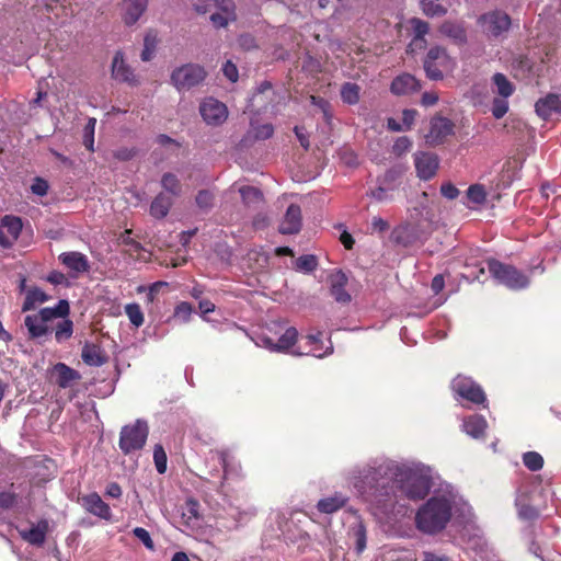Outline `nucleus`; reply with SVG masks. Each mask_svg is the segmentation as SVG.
<instances>
[{"mask_svg": "<svg viewBox=\"0 0 561 561\" xmlns=\"http://www.w3.org/2000/svg\"><path fill=\"white\" fill-rule=\"evenodd\" d=\"M83 507L91 514L104 519H110L111 508L98 493H91L82 497Z\"/></svg>", "mask_w": 561, "mask_h": 561, "instance_id": "26", "label": "nucleus"}, {"mask_svg": "<svg viewBox=\"0 0 561 561\" xmlns=\"http://www.w3.org/2000/svg\"><path fill=\"white\" fill-rule=\"evenodd\" d=\"M468 198L474 204H482L485 199L486 192L480 184L471 185L467 191Z\"/></svg>", "mask_w": 561, "mask_h": 561, "instance_id": "51", "label": "nucleus"}, {"mask_svg": "<svg viewBox=\"0 0 561 561\" xmlns=\"http://www.w3.org/2000/svg\"><path fill=\"white\" fill-rule=\"evenodd\" d=\"M96 119L89 118L83 128V140H94Z\"/></svg>", "mask_w": 561, "mask_h": 561, "instance_id": "64", "label": "nucleus"}, {"mask_svg": "<svg viewBox=\"0 0 561 561\" xmlns=\"http://www.w3.org/2000/svg\"><path fill=\"white\" fill-rule=\"evenodd\" d=\"M508 111V102L502 99H494L492 103V114L495 118H502Z\"/></svg>", "mask_w": 561, "mask_h": 561, "instance_id": "54", "label": "nucleus"}, {"mask_svg": "<svg viewBox=\"0 0 561 561\" xmlns=\"http://www.w3.org/2000/svg\"><path fill=\"white\" fill-rule=\"evenodd\" d=\"M451 389L457 399L472 404H482L486 401L483 389L471 377L457 375L451 381Z\"/></svg>", "mask_w": 561, "mask_h": 561, "instance_id": "8", "label": "nucleus"}, {"mask_svg": "<svg viewBox=\"0 0 561 561\" xmlns=\"http://www.w3.org/2000/svg\"><path fill=\"white\" fill-rule=\"evenodd\" d=\"M199 114L207 125L219 126L227 121L228 108L217 99L206 98L199 104Z\"/></svg>", "mask_w": 561, "mask_h": 561, "instance_id": "12", "label": "nucleus"}, {"mask_svg": "<svg viewBox=\"0 0 561 561\" xmlns=\"http://www.w3.org/2000/svg\"><path fill=\"white\" fill-rule=\"evenodd\" d=\"M252 131L254 133V140H267L273 136L274 128L271 124H262L255 126L251 124Z\"/></svg>", "mask_w": 561, "mask_h": 561, "instance_id": "52", "label": "nucleus"}, {"mask_svg": "<svg viewBox=\"0 0 561 561\" xmlns=\"http://www.w3.org/2000/svg\"><path fill=\"white\" fill-rule=\"evenodd\" d=\"M163 190L173 196H179L181 193V184L176 175L172 173L163 174L161 179Z\"/></svg>", "mask_w": 561, "mask_h": 561, "instance_id": "45", "label": "nucleus"}, {"mask_svg": "<svg viewBox=\"0 0 561 561\" xmlns=\"http://www.w3.org/2000/svg\"><path fill=\"white\" fill-rule=\"evenodd\" d=\"M297 339V329L294 327H287L284 329L277 341L271 336L261 335L257 337L255 343L271 352L291 354V351L295 350L293 347L295 346Z\"/></svg>", "mask_w": 561, "mask_h": 561, "instance_id": "11", "label": "nucleus"}, {"mask_svg": "<svg viewBox=\"0 0 561 561\" xmlns=\"http://www.w3.org/2000/svg\"><path fill=\"white\" fill-rule=\"evenodd\" d=\"M317 267L314 255H301L296 261V268L301 272L310 273Z\"/></svg>", "mask_w": 561, "mask_h": 561, "instance_id": "50", "label": "nucleus"}, {"mask_svg": "<svg viewBox=\"0 0 561 561\" xmlns=\"http://www.w3.org/2000/svg\"><path fill=\"white\" fill-rule=\"evenodd\" d=\"M192 312H193L192 305L186 301H182L174 309V318L186 323L190 321Z\"/></svg>", "mask_w": 561, "mask_h": 561, "instance_id": "53", "label": "nucleus"}, {"mask_svg": "<svg viewBox=\"0 0 561 561\" xmlns=\"http://www.w3.org/2000/svg\"><path fill=\"white\" fill-rule=\"evenodd\" d=\"M58 259L67 268L77 273H84L90 268L88 257L81 252H64Z\"/></svg>", "mask_w": 561, "mask_h": 561, "instance_id": "27", "label": "nucleus"}, {"mask_svg": "<svg viewBox=\"0 0 561 561\" xmlns=\"http://www.w3.org/2000/svg\"><path fill=\"white\" fill-rule=\"evenodd\" d=\"M516 505H517L518 515L520 518L534 519L537 516V511L534 507L523 503V501L520 499L516 500Z\"/></svg>", "mask_w": 561, "mask_h": 561, "instance_id": "56", "label": "nucleus"}, {"mask_svg": "<svg viewBox=\"0 0 561 561\" xmlns=\"http://www.w3.org/2000/svg\"><path fill=\"white\" fill-rule=\"evenodd\" d=\"M236 7L228 3L224 10L210 15V21L215 27H226L230 22L236 21Z\"/></svg>", "mask_w": 561, "mask_h": 561, "instance_id": "38", "label": "nucleus"}, {"mask_svg": "<svg viewBox=\"0 0 561 561\" xmlns=\"http://www.w3.org/2000/svg\"><path fill=\"white\" fill-rule=\"evenodd\" d=\"M483 33L490 38H500L506 34L512 21L508 14L494 10L482 14L478 20Z\"/></svg>", "mask_w": 561, "mask_h": 561, "instance_id": "9", "label": "nucleus"}, {"mask_svg": "<svg viewBox=\"0 0 561 561\" xmlns=\"http://www.w3.org/2000/svg\"><path fill=\"white\" fill-rule=\"evenodd\" d=\"M158 45L157 33L149 31L144 38V49L141 51V60L149 61L152 59Z\"/></svg>", "mask_w": 561, "mask_h": 561, "instance_id": "43", "label": "nucleus"}, {"mask_svg": "<svg viewBox=\"0 0 561 561\" xmlns=\"http://www.w3.org/2000/svg\"><path fill=\"white\" fill-rule=\"evenodd\" d=\"M421 89L420 81L410 73L397 76L390 85V91L394 95H407Z\"/></svg>", "mask_w": 561, "mask_h": 561, "instance_id": "21", "label": "nucleus"}, {"mask_svg": "<svg viewBox=\"0 0 561 561\" xmlns=\"http://www.w3.org/2000/svg\"><path fill=\"white\" fill-rule=\"evenodd\" d=\"M206 78L205 69L196 64H186L175 68L170 77L178 91H187L202 83Z\"/></svg>", "mask_w": 561, "mask_h": 561, "instance_id": "6", "label": "nucleus"}, {"mask_svg": "<svg viewBox=\"0 0 561 561\" xmlns=\"http://www.w3.org/2000/svg\"><path fill=\"white\" fill-rule=\"evenodd\" d=\"M214 196L209 191H201L196 196V203L201 208H208L213 204Z\"/></svg>", "mask_w": 561, "mask_h": 561, "instance_id": "61", "label": "nucleus"}, {"mask_svg": "<svg viewBox=\"0 0 561 561\" xmlns=\"http://www.w3.org/2000/svg\"><path fill=\"white\" fill-rule=\"evenodd\" d=\"M125 313L128 317L130 323L136 328H139L144 324L145 318L144 313L138 304H128L125 306Z\"/></svg>", "mask_w": 561, "mask_h": 561, "instance_id": "46", "label": "nucleus"}, {"mask_svg": "<svg viewBox=\"0 0 561 561\" xmlns=\"http://www.w3.org/2000/svg\"><path fill=\"white\" fill-rule=\"evenodd\" d=\"M536 113L543 119H549L561 115V96L558 94H548L536 102Z\"/></svg>", "mask_w": 561, "mask_h": 561, "instance_id": "20", "label": "nucleus"}, {"mask_svg": "<svg viewBox=\"0 0 561 561\" xmlns=\"http://www.w3.org/2000/svg\"><path fill=\"white\" fill-rule=\"evenodd\" d=\"M410 25L413 30L414 37L410 45L408 46V53H414L415 47L420 49L425 47L426 42L424 39V36L427 34L430 26L427 22L417 18L411 19Z\"/></svg>", "mask_w": 561, "mask_h": 561, "instance_id": "30", "label": "nucleus"}, {"mask_svg": "<svg viewBox=\"0 0 561 561\" xmlns=\"http://www.w3.org/2000/svg\"><path fill=\"white\" fill-rule=\"evenodd\" d=\"M449 5L448 0H421L424 14L432 18L445 15Z\"/></svg>", "mask_w": 561, "mask_h": 561, "instance_id": "35", "label": "nucleus"}, {"mask_svg": "<svg viewBox=\"0 0 561 561\" xmlns=\"http://www.w3.org/2000/svg\"><path fill=\"white\" fill-rule=\"evenodd\" d=\"M219 456V462L222 466L224 469V480H227L231 477H238L240 476L241 467L240 463L237 462L228 453L220 451L218 454Z\"/></svg>", "mask_w": 561, "mask_h": 561, "instance_id": "36", "label": "nucleus"}, {"mask_svg": "<svg viewBox=\"0 0 561 561\" xmlns=\"http://www.w3.org/2000/svg\"><path fill=\"white\" fill-rule=\"evenodd\" d=\"M440 193L448 199H454L459 195V190L451 183H444L440 187Z\"/></svg>", "mask_w": 561, "mask_h": 561, "instance_id": "63", "label": "nucleus"}, {"mask_svg": "<svg viewBox=\"0 0 561 561\" xmlns=\"http://www.w3.org/2000/svg\"><path fill=\"white\" fill-rule=\"evenodd\" d=\"M274 94L272 84L268 81L262 82L250 98L248 110L250 112L266 110L268 102L272 101Z\"/></svg>", "mask_w": 561, "mask_h": 561, "instance_id": "19", "label": "nucleus"}, {"mask_svg": "<svg viewBox=\"0 0 561 561\" xmlns=\"http://www.w3.org/2000/svg\"><path fill=\"white\" fill-rule=\"evenodd\" d=\"M133 534L135 535L136 538H138L145 545L146 548H148L150 550H152L154 548V545L150 537V534L145 528L136 527L133 529Z\"/></svg>", "mask_w": 561, "mask_h": 561, "instance_id": "57", "label": "nucleus"}, {"mask_svg": "<svg viewBox=\"0 0 561 561\" xmlns=\"http://www.w3.org/2000/svg\"><path fill=\"white\" fill-rule=\"evenodd\" d=\"M348 538L354 540L357 553H362L366 549L367 531L363 522L358 518L348 527Z\"/></svg>", "mask_w": 561, "mask_h": 561, "instance_id": "32", "label": "nucleus"}, {"mask_svg": "<svg viewBox=\"0 0 561 561\" xmlns=\"http://www.w3.org/2000/svg\"><path fill=\"white\" fill-rule=\"evenodd\" d=\"M402 174L401 168H394L385 173V175L379 179L385 185H394V190L398 187V180Z\"/></svg>", "mask_w": 561, "mask_h": 561, "instance_id": "55", "label": "nucleus"}, {"mask_svg": "<svg viewBox=\"0 0 561 561\" xmlns=\"http://www.w3.org/2000/svg\"><path fill=\"white\" fill-rule=\"evenodd\" d=\"M347 276L342 271H335L330 275V290L335 301L339 304H348L351 295L346 291Z\"/></svg>", "mask_w": 561, "mask_h": 561, "instance_id": "22", "label": "nucleus"}, {"mask_svg": "<svg viewBox=\"0 0 561 561\" xmlns=\"http://www.w3.org/2000/svg\"><path fill=\"white\" fill-rule=\"evenodd\" d=\"M49 297L38 287L30 288L26 291L25 300L22 306L23 311L33 310L37 305L47 301Z\"/></svg>", "mask_w": 561, "mask_h": 561, "instance_id": "39", "label": "nucleus"}, {"mask_svg": "<svg viewBox=\"0 0 561 561\" xmlns=\"http://www.w3.org/2000/svg\"><path fill=\"white\" fill-rule=\"evenodd\" d=\"M22 221L18 217L5 216L0 224V245L9 248L19 238Z\"/></svg>", "mask_w": 561, "mask_h": 561, "instance_id": "17", "label": "nucleus"}, {"mask_svg": "<svg viewBox=\"0 0 561 561\" xmlns=\"http://www.w3.org/2000/svg\"><path fill=\"white\" fill-rule=\"evenodd\" d=\"M48 530L47 520H41L36 524L30 525L26 528H20V536L31 545L42 546L45 541L46 534Z\"/></svg>", "mask_w": 561, "mask_h": 561, "instance_id": "25", "label": "nucleus"}, {"mask_svg": "<svg viewBox=\"0 0 561 561\" xmlns=\"http://www.w3.org/2000/svg\"><path fill=\"white\" fill-rule=\"evenodd\" d=\"M31 191L37 196H45L48 192V183L42 178H36L31 185Z\"/></svg>", "mask_w": 561, "mask_h": 561, "instance_id": "58", "label": "nucleus"}, {"mask_svg": "<svg viewBox=\"0 0 561 561\" xmlns=\"http://www.w3.org/2000/svg\"><path fill=\"white\" fill-rule=\"evenodd\" d=\"M345 485L369 502L376 516L389 518L403 513L405 502L424 500L432 491L437 471L416 459L379 456L343 471Z\"/></svg>", "mask_w": 561, "mask_h": 561, "instance_id": "1", "label": "nucleus"}, {"mask_svg": "<svg viewBox=\"0 0 561 561\" xmlns=\"http://www.w3.org/2000/svg\"><path fill=\"white\" fill-rule=\"evenodd\" d=\"M237 190L247 206L259 205L262 202V193L253 186H239Z\"/></svg>", "mask_w": 561, "mask_h": 561, "instance_id": "44", "label": "nucleus"}, {"mask_svg": "<svg viewBox=\"0 0 561 561\" xmlns=\"http://www.w3.org/2000/svg\"><path fill=\"white\" fill-rule=\"evenodd\" d=\"M394 185H385L380 180L378 186L370 192V196L377 202H388L392 197Z\"/></svg>", "mask_w": 561, "mask_h": 561, "instance_id": "47", "label": "nucleus"}, {"mask_svg": "<svg viewBox=\"0 0 561 561\" xmlns=\"http://www.w3.org/2000/svg\"><path fill=\"white\" fill-rule=\"evenodd\" d=\"M520 169V163L516 159H510L505 161L499 171V174L493 180L496 188L504 190L511 186V184L518 179V172Z\"/></svg>", "mask_w": 561, "mask_h": 561, "instance_id": "18", "label": "nucleus"}, {"mask_svg": "<svg viewBox=\"0 0 561 561\" xmlns=\"http://www.w3.org/2000/svg\"><path fill=\"white\" fill-rule=\"evenodd\" d=\"M490 274L502 285L510 289H524L529 285V277L515 266L504 264L497 260L488 262Z\"/></svg>", "mask_w": 561, "mask_h": 561, "instance_id": "4", "label": "nucleus"}, {"mask_svg": "<svg viewBox=\"0 0 561 561\" xmlns=\"http://www.w3.org/2000/svg\"><path fill=\"white\" fill-rule=\"evenodd\" d=\"M523 462L531 471H538L543 466V458L536 451H527L523 455Z\"/></svg>", "mask_w": 561, "mask_h": 561, "instance_id": "48", "label": "nucleus"}, {"mask_svg": "<svg viewBox=\"0 0 561 561\" xmlns=\"http://www.w3.org/2000/svg\"><path fill=\"white\" fill-rule=\"evenodd\" d=\"M222 72L229 81L237 82L239 72L237 66L232 61L228 60L225 62L222 66Z\"/></svg>", "mask_w": 561, "mask_h": 561, "instance_id": "59", "label": "nucleus"}, {"mask_svg": "<svg viewBox=\"0 0 561 561\" xmlns=\"http://www.w3.org/2000/svg\"><path fill=\"white\" fill-rule=\"evenodd\" d=\"M55 332V339L58 343L69 340L73 333V323L71 320L62 318L55 327L51 328Z\"/></svg>", "mask_w": 561, "mask_h": 561, "instance_id": "41", "label": "nucleus"}, {"mask_svg": "<svg viewBox=\"0 0 561 561\" xmlns=\"http://www.w3.org/2000/svg\"><path fill=\"white\" fill-rule=\"evenodd\" d=\"M322 333H309L305 336L306 343H305V351L301 350H294L291 351V355L294 356H314L317 358H323L330 354L333 353V345L329 341L328 345L323 347V342L321 340Z\"/></svg>", "mask_w": 561, "mask_h": 561, "instance_id": "13", "label": "nucleus"}, {"mask_svg": "<svg viewBox=\"0 0 561 561\" xmlns=\"http://www.w3.org/2000/svg\"><path fill=\"white\" fill-rule=\"evenodd\" d=\"M472 516V507L460 492L454 485L444 482L417 508L414 522L421 533L436 535L453 519L468 523Z\"/></svg>", "mask_w": 561, "mask_h": 561, "instance_id": "2", "label": "nucleus"}, {"mask_svg": "<svg viewBox=\"0 0 561 561\" xmlns=\"http://www.w3.org/2000/svg\"><path fill=\"white\" fill-rule=\"evenodd\" d=\"M416 116L415 110H404L401 115V122L404 126V131L410 129Z\"/></svg>", "mask_w": 561, "mask_h": 561, "instance_id": "62", "label": "nucleus"}, {"mask_svg": "<svg viewBox=\"0 0 561 561\" xmlns=\"http://www.w3.org/2000/svg\"><path fill=\"white\" fill-rule=\"evenodd\" d=\"M422 560L423 561H449V557H447L445 553H442L439 551L435 550H425L422 552Z\"/></svg>", "mask_w": 561, "mask_h": 561, "instance_id": "60", "label": "nucleus"}, {"mask_svg": "<svg viewBox=\"0 0 561 561\" xmlns=\"http://www.w3.org/2000/svg\"><path fill=\"white\" fill-rule=\"evenodd\" d=\"M360 88L356 83L346 82L341 88V99L348 105L357 104L359 101Z\"/></svg>", "mask_w": 561, "mask_h": 561, "instance_id": "42", "label": "nucleus"}, {"mask_svg": "<svg viewBox=\"0 0 561 561\" xmlns=\"http://www.w3.org/2000/svg\"><path fill=\"white\" fill-rule=\"evenodd\" d=\"M348 502V496L342 492H335L318 501L317 508L323 514H333L344 507Z\"/></svg>", "mask_w": 561, "mask_h": 561, "instance_id": "28", "label": "nucleus"}, {"mask_svg": "<svg viewBox=\"0 0 561 561\" xmlns=\"http://www.w3.org/2000/svg\"><path fill=\"white\" fill-rule=\"evenodd\" d=\"M439 30L456 43L462 44L467 39L466 30L461 23L447 21L440 25Z\"/></svg>", "mask_w": 561, "mask_h": 561, "instance_id": "33", "label": "nucleus"}, {"mask_svg": "<svg viewBox=\"0 0 561 561\" xmlns=\"http://www.w3.org/2000/svg\"><path fill=\"white\" fill-rule=\"evenodd\" d=\"M149 427L146 421L137 420L135 423L125 425L119 434V448L124 454L141 449L147 440Z\"/></svg>", "mask_w": 561, "mask_h": 561, "instance_id": "5", "label": "nucleus"}, {"mask_svg": "<svg viewBox=\"0 0 561 561\" xmlns=\"http://www.w3.org/2000/svg\"><path fill=\"white\" fill-rule=\"evenodd\" d=\"M432 219H426L420 230H416L414 221L410 219L404 225H401L392 232L393 240L403 247L411 245L417 241L424 240L432 231Z\"/></svg>", "mask_w": 561, "mask_h": 561, "instance_id": "10", "label": "nucleus"}, {"mask_svg": "<svg viewBox=\"0 0 561 561\" xmlns=\"http://www.w3.org/2000/svg\"><path fill=\"white\" fill-rule=\"evenodd\" d=\"M301 228V210L298 205H290L284 219L279 225V232L283 234H294L297 233Z\"/></svg>", "mask_w": 561, "mask_h": 561, "instance_id": "24", "label": "nucleus"}, {"mask_svg": "<svg viewBox=\"0 0 561 561\" xmlns=\"http://www.w3.org/2000/svg\"><path fill=\"white\" fill-rule=\"evenodd\" d=\"M53 374L56 377V382L60 388L70 387L73 381L80 378L77 370L70 368L64 363H58L53 368Z\"/></svg>", "mask_w": 561, "mask_h": 561, "instance_id": "31", "label": "nucleus"}, {"mask_svg": "<svg viewBox=\"0 0 561 561\" xmlns=\"http://www.w3.org/2000/svg\"><path fill=\"white\" fill-rule=\"evenodd\" d=\"M455 124L447 117L435 116L431 119L430 135L433 140H440L443 138L454 135Z\"/></svg>", "mask_w": 561, "mask_h": 561, "instance_id": "29", "label": "nucleus"}, {"mask_svg": "<svg viewBox=\"0 0 561 561\" xmlns=\"http://www.w3.org/2000/svg\"><path fill=\"white\" fill-rule=\"evenodd\" d=\"M153 461L159 473H164L167 471V454L162 445L158 444L153 448Z\"/></svg>", "mask_w": 561, "mask_h": 561, "instance_id": "49", "label": "nucleus"}, {"mask_svg": "<svg viewBox=\"0 0 561 561\" xmlns=\"http://www.w3.org/2000/svg\"><path fill=\"white\" fill-rule=\"evenodd\" d=\"M112 77L119 82L127 83L130 87L139 84V80L129 65L125 62L122 51L114 55L112 61Z\"/></svg>", "mask_w": 561, "mask_h": 561, "instance_id": "14", "label": "nucleus"}, {"mask_svg": "<svg viewBox=\"0 0 561 561\" xmlns=\"http://www.w3.org/2000/svg\"><path fill=\"white\" fill-rule=\"evenodd\" d=\"M414 164L417 176L422 180H430L436 174L439 161L435 153L421 151L415 153Z\"/></svg>", "mask_w": 561, "mask_h": 561, "instance_id": "15", "label": "nucleus"}, {"mask_svg": "<svg viewBox=\"0 0 561 561\" xmlns=\"http://www.w3.org/2000/svg\"><path fill=\"white\" fill-rule=\"evenodd\" d=\"M69 304L67 300H59L53 308H43L36 314L25 317L24 323L31 337H42L46 335L50 328L48 322L56 318H64L69 314Z\"/></svg>", "mask_w": 561, "mask_h": 561, "instance_id": "3", "label": "nucleus"}, {"mask_svg": "<svg viewBox=\"0 0 561 561\" xmlns=\"http://www.w3.org/2000/svg\"><path fill=\"white\" fill-rule=\"evenodd\" d=\"M454 60L449 57L446 49L440 46L432 47L424 60V70L431 80L443 79V72L454 68Z\"/></svg>", "mask_w": 561, "mask_h": 561, "instance_id": "7", "label": "nucleus"}, {"mask_svg": "<svg viewBox=\"0 0 561 561\" xmlns=\"http://www.w3.org/2000/svg\"><path fill=\"white\" fill-rule=\"evenodd\" d=\"M173 204V201L171 197L164 195L163 193H160L156 196V198L152 201L150 205V214L154 218L161 219L164 218L171 206Z\"/></svg>", "mask_w": 561, "mask_h": 561, "instance_id": "34", "label": "nucleus"}, {"mask_svg": "<svg viewBox=\"0 0 561 561\" xmlns=\"http://www.w3.org/2000/svg\"><path fill=\"white\" fill-rule=\"evenodd\" d=\"M486 428L488 422L482 415L473 414L462 420L461 431L473 439L484 438Z\"/></svg>", "mask_w": 561, "mask_h": 561, "instance_id": "23", "label": "nucleus"}, {"mask_svg": "<svg viewBox=\"0 0 561 561\" xmlns=\"http://www.w3.org/2000/svg\"><path fill=\"white\" fill-rule=\"evenodd\" d=\"M81 356L83 362L90 366H101L105 363L101 348L94 344H85Z\"/></svg>", "mask_w": 561, "mask_h": 561, "instance_id": "37", "label": "nucleus"}, {"mask_svg": "<svg viewBox=\"0 0 561 561\" xmlns=\"http://www.w3.org/2000/svg\"><path fill=\"white\" fill-rule=\"evenodd\" d=\"M148 7V0H123L121 3V16L125 25H135Z\"/></svg>", "mask_w": 561, "mask_h": 561, "instance_id": "16", "label": "nucleus"}, {"mask_svg": "<svg viewBox=\"0 0 561 561\" xmlns=\"http://www.w3.org/2000/svg\"><path fill=\"white\" fill-rule=\"evenodd\" d=\"M492 82L494 85L493 91L496 92L500 96L506 99L513 94L514 85L503 73H495L492 77Z\"/></svg>", "mask_w": 561, "mask_h": 561, "instance_id": "40", "label": "nucleus"}]
</instances>
